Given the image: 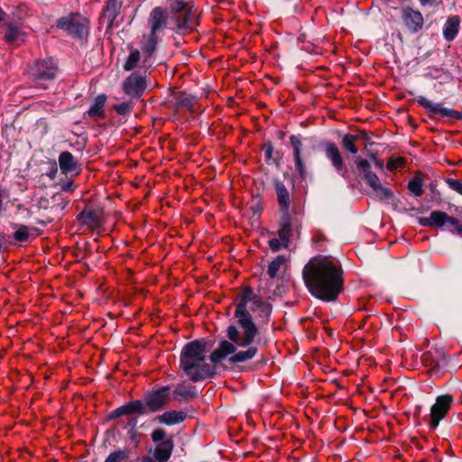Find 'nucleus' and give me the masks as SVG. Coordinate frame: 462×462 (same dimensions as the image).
Returning a JSON list of instances; mask_svg holds the SVG:
<instances>
[{"label":"nucleus","instance_id":"obj_1","mask_svg":"<svg viewBox=\"0 0 462 462\" xmlns=\"http://www.w3.org/2000/svg\"><path fill=\"white\" fill-rule=\"evenodd\" d=\"M235 317L237 326L230 325L226 329L228 340L220 341L217 348L210 355L212 363L218 364L227 356L232 355L228 361L230 364L244 363L253 359L258 353V348L253 345L255 337L259 334L258 328L247 309L252 303L250 310L257 312L263 323H267L272 313V305L255 294L249 286L244 287L236 296Z\"/></svg>","mask_w":462,"mask_h":462},{"label":"nucleus","instance_id":"obj_2","mask_svg":"<svg viewBox=\"0 0 462 462\" xmlns=\"http://www.w3.org/2000/svg\"><path fill=\"white\" fill-rule=\"evenodd\" d=\"M302 277L311 295L324 301L337 300L344 288L342 266L331 256L312 257L304 266Z\"/></svg>","mask_w":462,"mask_h":462},{"label":"nucleus","instance_id":"obj_3","mask_svg":"<svg viewBox=\"0 0 462 462\" xmlns=\"http://www.w3.org/2000/svg\"><path fill=\"white\" fill-rule=\"evenodd\" d=\"M180 367L195 383L215 374V367L207 363L204 341L194 340L184 346L180 353Z\"/></svg>","mask_w":462,"mask_h":462},{"label":"nucleus","instance_id":"obj_4","mask_svg":"<svg viewBox=\"0 0 462 462\" xmlns=\"http://www.w3.org/2000/svg\"><path fill=\"white\" fill-rule=\"evenodd\" d=\"M58 67L51 58L36 60L29 67L28 74L31 79L40 88H46V81L53 80L56 77Z\"/></svg>","mask_w":462,"mask_h":462},{"label":"nucleus","instance_id":"obj_5","mask_svg":"<svg viewBox=\"0 0 462 462\" xmlns=\"http://www.w3.org/2000/svg\"><path fill=\"white\" fill-rule=\"evenodd\" d=\"M56 25L69 35L81 39L88 33L89 21L79 13H70L59 18Z\"/></svg>","mask_w":462,"mask_h":462},{"label":"nucleus","instance_id":"obj_6","mask_svg":"<svg viewBox=\"0 0 462 462\" xmlns=\"http://www.w3.org/2000/svg\"><path fill=\"white\" fill-rule=\"evenodd\" d=\"M171 393L170 385L160 386L145 394L144 406L146 414L162 410L168 403Z\"/></svg>","mask_w":462,"mask_h":462},{"label":"nucleus","instance_id":"obj_7","mask_svg":"<svg viewBox=\"0 0 462 462\" xmlns=\"http://www.w3.org/2000/svg\"><path fill=\"white\" fill-rule=\"evenodd\" d=\"M151 438L153 442H158L153 453L155 460L157 462H167L174 448L172 439H166V431L162 428L154 430L151 434Z\"/></svg>","mask_w":462,"mask_h":462},{"label":"nucleus","instance_id":"obj_8","mask_svg":"<svg viewBox=\"0 0 462 462\" xmlns=\"http://www.w3.org/2000/svg\"><path fill=\"white\" fill-rule=\"evenodd\" d=\"M147 86L146 76L137 72L130 74L122 82L123 91L132 99H139L144 94Z\"/></svg>","mask_w":462,"mask_h":462},{"label":"nucleus","instance_id":"obj_9","mask_svg":"<svg viewBox=\"0 0 462 462\" xmlns=\"http://www.w3.org/2000/svg\"><path fill=\"white\" fill-rule=\"evenodd\" d=\"M323 147L327 159L329 160L337 173L342 178L347 179L349 177V171L339 148L331 142L324 143Z\"/></svg>","mask_w":462,"mask_h":462},{"label":"nucleus","instance_id":"obj_10","mask_svg":"<svg viewBox=\"0 0 462 462\" xmlns=\"http://www.w3.org/2000/svg\"><path fill=\"white\" fill-rule=\"evenodd\" d=\"M417 103L423 108L429 111L430 116L433 117L436 115H440L443 117H449L454 120H462V112L442 107L441 104L432 103L425 97L420 96L417 97Z\"/></svg>","mask_w":462,"mask_h":462},{"label":"nucleus","instance_id":"obj_11","mask_svg":"<svg viewBox=\"0 0 462 462\" xmlns=\"http://www.w3.org/2000/svg\"><path fill=\"white\" fill-rule=\"evenodd\" d=\"M290 143L292 148V157L295 170L301 180L307 178V167L304 162L303 144L299 135H291Z\"/></svg>","mask_w":462,"mask_h":462},{"label":"nucleus","instance_id":"obj_12","mask_svg":"<svg viewBox=\"0 0 462 462\" xmlns=\"http://www.w3.org/2000/svg\"><path fill=\"white\" fill-rule=\"evenodd\" d=\"M452 402L453 399L450 395H441L437 398L435 404L430 409V424L432 429H436L439 421L446 416Z\"/></svg>","mask_w":462,"mask_h":462},{"label":"nucleus","instance_id":"obj_13","mask_svg":"<svg viewBox=\"0 0 462 462\" xmlns=\"http://www.w3.org/2000/svg\"><path fill=\"white\" fill-rule=\"evenodd\" d=\"M420 223L424 226L442 227L446 225H457V219L439 210L432 211L429 217L421 218Z\"/></svg>","mask_w":462,"mask_h":462},{"label":"nucleus","instance_id":"obj_14","mask_svg":"<svg viewBox=\"0 0 462 462\" xmlns=\"http://www.w3.org/2000/svg\"><path fill=\"white\" fill-rule=\"evenodd\" d=\"M273 188L275 190L277 202L282 215L290 213L291 195L287 187L278 179L273 180Z\"/></svg>","mask_w":462,"mask_h":462},{"label":"nucleus","instance_id":"obj_15","mask_svg":"<svg viewBox=\"0 0 462 462\" xmlns=\"http://www.w3.org/2000/svg\"><path fill=\"white\" fill-rule=\"evenodd\" d=\"M133 413H136L139 415L146 414V410L143 402L135 400L125 403L118 407L117 409L111 411L109 414V419L119 418L123 415H130Z\"/></svg>","mask_w":462,"mask_h":462},{"label":"nucleus","instance_id":"obj_16","mask_svg":"<svg viewBox=\"0 0 462 462\" xmlns=\"http://www.w3.org/2000/svg\"><path fill=\"white\" fill-rule=\"evenodd\" d=\"M402 18L405 26L411 32H417L423 26L424 20L422 14L410 7L402 10Z\"/></svg>","mask_w":462,"mask_h":462},{"label":"nucleus","instance_id":"obj_17","mask_svg":"<svg viewBox=\"0 0 462 462\" xmlns=\"http://www.w3.org/2000/svg\"><path fill=\"white\" fill-rule=\"evenodd\" d=\"M59 165L63 174H69L72 172H76L78 174L80 171L79 160L68 151L60 152L59 156Z\"/></svg>","mask_w":462,"mask_h":462},{"label":"nucleus","instance_id":"obj_18","mask_svg":"<svg viewBox=\"0 0 462 462\" xmlns=\"http://www.w3.org/2000/svg\"><path fill=\"white\" fill-rule=\"evenodd\" d=\"M78 221L90 229H96L101 225V213L97 209H84L78 217Z\"/></svg>","mask_w":462,"mask_h":462},{"label":"nucleus","instance_id":"obj_19","mask_svg":"<svg viewBox=\"0 0 462 462\" xmlns=\"http://www.w3.org/2000/svg\"><path fill=\"white\" fill-rule=\"evenodd\" d=\"M149 23L151 25V32L156 33L167 23V14L165 11L161 7H155L150 14Z\"/></svg>","mask_w":462,"mask_h":462},{"label":"nucleus","instance_id":"obj_20","mask_svg":"<svg viewBox=\"0 0 462 462\" xmlns=\"http://www.w3.org/2000/svg\"><path fill=\"white\" fill-rule=\"evenodd\" d=\"M172 396L175 401L183 402L195 398L197 393L195 386L188 385L186 383H179L172 391Z\"/></svg>","mask_w":462,"mask_h":462},{"label":"nucleus","instance_id":"obj_21","mask_svg":"<svg viewBox=\"0 0 462 462\" xmlns=\"http://www.w3.org/2000/svg\"><path fill=\"white\" fill-rule=\"evenodd\" d=\"M280 240L284 247H288L291 236V217L290 213L282 215L280 222V229L278 231Z\"/></svg>","mask_w":462,"mask_h":462},{"label":"nucleus","instance_id":"obj_22","mask_svg":"<svg viewBox=\"0 0 462 462\" xmlns=\"http://www.w3.org/2000/svg\"><path fill=\"white\" fill-rule=\"evenodd\" d=\"M187 417L185 411H168L157 417L160 423L166 425H174L182 422Z\"/></svg>","mask_w":462,"mask_h":462},{"label":"nucleus","instance_id":"obj_23","mask_svg":"<svg viewBox=\"0 0 462 462\" xmlns=\"http://www.w3.org/2000/svg\"><path fill=\"white\" fill-rule=\"evenodd\" d=\"M6 30L5 39L8 43L19 45L25 41L26 34L20 29V27L8 23L6 24Z\"/></svg>","mask_w":462,"mask_h":462},{"label":"nucleus","instance_id":"obj_24","mask_svg":"<svg viewBox=\"0 0 462 462\" xmlns=\"http://www.w3.org/2000/svg\"><path fill=\"white\" fill-rule=\"evenodd\" d=\"M460 25V18L457 15H453L448 18L443 28L444 38L448 42L453 41L457 35Z\"/></svg>","mask_w":462,"mask_h":462},{"label":"nucleus","instance_id":"obj_25","mask_svg":"<svg viewBox=\"0 0 462 462\" xmlns=\"http://www.w3.org/2000/svg\"><path fill=\"white\" fill-rule=\"evenodd\" d=\"M106 101V95L97 96L95 98L94 103L92 104V106H90V108L88 111V116L95 120L105 118L106 114H105L104 106H105Z\"/></svg>","mask_w":462,"mask_h":462},{"label":"nucleus","instance_id":"obj_26","mask_svg":"<svg viewBox=\"0 0 462 462\" xmlns=\"http://www.w3.org/2000/svg\"><path fill=\"white\" fill-rule=\"evenodd\" d=\"M175 20L180 30H190L195 25V14L190 8L177 14Z\"/></svg>","mask_w":462,"mask_h":462},{"label":"nucleus","instance_id":"obj_27","mask_svg":"<svg viewBox=\"0 0 462 462\" xmlns=\"http://www.w3.org/2000/svg\"><path fill=\"white\" fill-rule=\"evenodd\" d=\"M121 5H122L118 0H107L105 8V15L110 23H113L119 14Z\"/></svg>","mask_w":462,"mask_h":462},{"label":"nucleus","instance_id":"obj_28","mask_svg":"<svg viewBox=\"0 0 462 462\" xmlns=\"http://www.w3.org/2000/svg\"><path fill=\"white\" fill-rule=\"evenodd\" d=\"M356 142L357 141L356 135L346 134L342 137L341 146L346 152L356 155L358 152V147L356 144Z\"/></svg>","mask_w":462,"mask_h":462},{"label":"nucleus","instance_id":"obj_29","mask_svg":"<svg viewBox=\"0 0 462 462\" xmlns=\"http://www.w3.org/2000/svg\"><path fill=\"white\" fill-rule=\"evenodd\" d=\"M196 104V98L193 96L186 93H180L176 97V106L179 108H185L187 110H192Z\"/></svg>","mask_w":462,"mask_h":462},{"label":"nucleus","instance_id":"obj_30","mask_svg":"<svg viewBox=\"0 0 462 462\" xmlns=\"http://www.w3.org/2000/svg\"><path fill=\"white\" fill-rule=\"evenodd\" d=\"M372 189L376 199L381 201H389L393 199V192L390 189L383 187L381 182L373 187Z\"/></svg>","mask_w":462,"mask_h":462},{"label":"nucleus","instance_id":"obj_31","mask_svg":"<svg viewBox=\"0 0 462 462\" xmlns=\"http://www.w3.org/2000/svg\"><path fill=\"white\" fill-rule=\"evenodd\" d=\"M286 257L284 255H278L273 259L268 265L267 273L271 278H275L280 268L286 263Z\"/></svg>","mask_w":462,"mask_h":462},{"label":"nucleus","instance_id":"obj_32","mask_svg":"<svg viewBox=\"0 0 462 462\" xmlns=\"http://www.w3.org/2000/svg\"><path fill=\"white\" fill-rule=\"evenodd\" d=\"M355 165L357 170L360 171V175L365 180L368 177V174H372L373 171L371 170V164L366 159H363L360 157H356L354 160Z\"/></svg>","mask_w":462,"mask_h":462},{"label":"nucleus","instance_id":"obj_33","mask_svg":"<svg viewBox=\"0 0 462 462\" xmlns=\"http://www.w3.org/2000/svg\"><path fill=\"white\" fill-rule=\"evenodd\" d=\"M156 44H157L156 33L151 32L149 34V36L146 39H144L142 50L145 54H147L148 56H151L156 49Z\"/></svg>","mask_w":462,"mask_h":462},{"label":"nucleus","instance_id":"obj_34","mask_svg":"<svg viewBox=\"0 0 462 462\" xmlns=\"http://www.w3.org/2000/svg\"><path fill=\"white\" fill-rule=\"evenodd\" d=\"M423 182L420 177L415 176L408 182V189L415 196L420 197L423 194Z\"/></svg>","mask_w":462,"mask_h":462},{"label":"nucleus","instance_id":"obj_35","mask_svg":"<svg viewBox=\"0 0 462 462\" xmlns=\"http://www.w3.org/2000/svg\"><path fill=\"white\" fill-rule=\"evenodd\" d=\"M140 60V51L136 49L133 50L124 64V69L127 71L134 69L139 63Z\"/></svg>","mask_w":462,"mask_h":462},{"label":"nucleus","instance_id":"obj_36","mask_svg":"<svg viewBox=\"0 0 462 462\" xmlns=\"http://www.w3.org/2000/svg\"><path fill=\"white\" fill-rule=\"evenodd\" d=\"M169 8L171 13L179 14L189 7L188 4L182 0H169Z\"/></svg>","mask_w":462,"mask_h":462},{"label":"nucleus","instance_id":"obj_37","mask_svg":"<svg viewBox=\"0 0 462 462\" xmlns=\"http://www.w3.org/2000/svg\"><path fill=\"white\" fill-rule=\"evenodd\" d=\"M129 456L128 450L125 449H119L115 452H112L107 458L105 460V462H121L125 459H126Z\"/></svg>","mask_w":462,"mask_h":462},{"label":"nucleus","instance_id":"obj_38","mask_svg":"<svg viewBox=\"0 0 462 462\" xmlns=\"http://www.w3.org/2000/svg\"><path fill=\"white\" fill-rule=\"evenodd\" d=\"M113 108L118 115L125 116L132 112L134 104L132 101H125L121 104L115 105Z\"/></svg>","mask_w":462,"mask_h":462},{"label":"nucleus","instance_id":"obj_39","mask_svg":"<svg viewBox=\"0 0 462 462\" xmlns=\"http://www.w3.org/2000/svg\"><path fill=\"white\" fill-rule=\"evenodd\" d=\"M30 236L29 227L21 226L14 234V238L18 242H26Z\"/></svg>","mask_w":462,"mask_h":462},{"label":"nucleus","instance_id":"obj_40","mask_svg":"<svg viewBox=\"0 0 462 462\" xmlns=\"http://www.w3.org/2000/svg\"><path fill=\"white\" fill-rule=\"evenodd\" d=\"M406 163V159L404 157H397V158H391L388 162L386 163V168L393 171L396 169L400 167H403Z\"/></svg>","mask_w":462,"mask_h":462},{"label":"nucleus","instance_id":"obj_41","mask_svg":"<svg viewBox=\"0 0 462 462\" xmlns=\"http://www.w3.org/2000/svg\"><path fill=\"white\" fill-rule=\"evenodd\" d=\"M447 184L448 187L458 194L462 195V181L455 179H448Z\"/></svg>","mask_w":462,"mask_h":462},{"label":"nucleus","instance_id":"obj_42","mask_svg":"<svg viewBox=\"0 0 462 462\" xmlns=\"http://www.w3.org/2000/svg\"><path fill=\"white\" fill-rule=\"evenodd\" d=\"M51 199H52L53 203L57 204V206L60 208V210H63L66 208L67 204H68V201L65 200L63 199L62 195L60 194V193L54 194L51 197Z\"/></svg>","mask_w":462,"mask_h":462},{"label":"nucleus","instance_id":"obj_43","mask_svg":"<svg viewBox=\"0 0 462 462\" xmlns=\"http://www.w3.org/2000/svg\"><path fill=\"white\" fill-rule=\"evenodd\" d=\"M364 180L371 189L381 182L378 176L374 172L368 174V177H366Z\"/></svg>","mask_w":462,"mask_h":462},{"label":"nucleus","instance_id":"obj_44","mask_svg":"<svg viewBox=\"0 0 462 462\" xmlns=\"http://www.w3.org/2000/svg\"><path fill=\"white\" fill-rule=\"evenodd\" d=\"M282 244V241L276 238H273L269 241V246L274 252L281 249Z\"/></svg>","mask_w":462,"mask_h":462},{"label":"nucleus","instance_id":"obj_45","mask_svg":"<svg viewBox=\"0 0 462 462\" xmlns=\"http://www.w3.org/2000/svg\"><path fill=\"white\" fill-rule=\"evenodd\" d=\"M264 155L266 160H270L273 156V147L271 143L264 144L263 146Z\"/></svg>","mask_w":462,"mask_h":462},{"label":"nucleus","instance_id":"obj_46","mask_svg":"<svg viewBox=\"0 0 462 462\" xmlns=\"http://www.w3.org/2000/svg\"><path fill=\"white\" fill-rule=\"evenodd\" d=\"M371 158L373 159L375 167L380 170L383 169L384 163L383 160L378 159L375 155H372Z\"/></svg>","mask_w":462,"mask_h":462},{"label":"nucleus","instance_id":"obj_47","mask_svg":"<svg viewBox=\"0 0 462 462\" xmlns=\"http://www.w3.org/2000/svg\"><path fill=\"white\" fill-rule=\"evenodd\" d=\"M61 189H62V191L72 192V191L74 190L72 181H67V182H64V183L61 185Z\"/></svg>","mask_w":462,"mask_h":462},{"label":"nucleus","instance_id":"obj_48","mask_svg":"<svg viewBox=\"0 0 462 462\" xmlns=\"http://www.w3.org/2000/svg\"><path fill=\"white\" fill-rule=\"evenodd\" d=\"M356 137V141L358 140H365V141H368L369 140V136H368V134L365 131H359L356 134H355Z\"/></svg>","mask_w":462,"mask_h":462},{"label":"nucleus","instance_id":"obj_49","mask_svg":"<svg viewBox=\"0 0 462 462\" xmlns=\"http://www.w3.org/2000/svg\"><path fill=\"white\" fill-rule=\"evenodd\" d=\"M127 425L130 426L132 429H134L137 425V419L134 417H131L128 419Z\"/></svg>","mask_w":462,"mask_h":462},{"label":"nucleus","instance_id":"obj_50","mask_svg":"<svg viewBox=\"0 0 462 462\" xmlns=\"http://www.w3.org/2000/svg\"><path fill=\"white\" fill-rule=\"evenodd\" d=\"M57 166H56V163L53 164L50 173H48V176L51 178V179H54L55 176H56V173H57Z\"/></svg>","mask_w":462,"mask_h":462},{"label":"nucleus","instance_id":"obj_51","mask_svg":"<svg viewBox=\"0 0 462 462\" xmlns=\"http://www.w3.org/2000/svg\"><path fill=\"white\" fill-rule=\"evenodd\" d=\"M421 5H433L436 0H419Z\"/></svg>","mask_w":462,"mask_h":462},{"label":"nucleus","instance_id":"obj_52","mask_svg":"<svg viewBox=\"0 0 462 462\" xmlns=\"http://www.w3.org/2000/svg\"><path fill=\"white\" fill-rule=\"evenodd\" d=\"M138 462H156L155 458H152L151 457L145 456L140 458Z\"/></svg>","mask_w":462,"mask_h":462},{"label":"nucleus","instance_id":"obj_53","mask_svg":"<svg viewBox=\"0 0 462 462\" xmlns=\"http://www.w3.org/2000/svg\"><path fill=\"white\" fill-rule=\"evenodd\" d=\"M453 226L456 228L457 234L462 236V224H459L457 219V225H453Z\"/></svg>","mask_w":462,"mask_h":462},{"label":"nucleus","instance_id":"obj_54","mask_svg":"<svg viewBox=\"0 0 462 462\" xmlns=\"http://www.w3.org/2000/svg\"><path fill=\"white\" fill-rule=\"evenodd\" d=\"M47 202H48V200H46V199H41L40 200L41 207H46L44 204L47 203Z\"/></svg>","mask_w":462,"mask_h":462},{"label":"nucleus","instance_id":"obj_55","mask_svg":"<svg viewBox=\"0 0 462 462\" xmlns=\"http://www.w3.org/2000/svg\"><path fill=\"white\" fill-rule=\"evenodd\" d=\"M429 353H426L424 356H423V360L426 362L427 361V358L429 356Z\"/></svg>","mask_w":462,"mask_h":462}]
</instances>
